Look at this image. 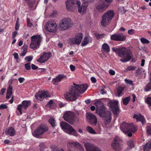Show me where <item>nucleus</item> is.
<instances>
[{"instance_id": "56", "label": "nucleus", "mask_w": 151, "mask_h": 151, "mask_svg": "<svg viewBox=\"0 0 151 151\" xmlns=\"http://www.w3.org/2000/svg\"><path fill=\"white\" fill-rule=\"evenodd\" d=\"M32 68L33 70H35L38 68V67L36 66L34 64H32L31 65Z\"/></svg>"}, {"instance_id": "43", "label": "nucleus", "mask_w": 151, "mask_h": 151, "mask_svg": "<svg viewBox=\"0 0 151 151\" xmlns=\"http://www.w3.org/2000/svg\"><path fill=\"white\" fill-rule=\"evenodd\" d=\"M31 63H26L24 65L25 67L27 70H29L31 69V67L30 66Z\"/></svg>"}, {"instance_id": "13", "label": "nucleus", "mask_w": 151, "mask_h": 151, "mask_svg": "<svg viewBox=\"0 0 151 151\" xmlns=\"http://www.w3.org/2000/svg\"><path fill=\"white\" fill-rule=\"evenodd\" d=\"M74 113L71 111H67L64 114L63 117L65 121L71 124L75 122Z\"/></svg>"}, {"instance_id": "57", "label": "nucleus", "mask_w": 151, "mask_h": 151, "mask_svg": "<svg viewBox=\"0 0 151 151\" xmlns=\"http://www.w3.org/2000/svg\"><path fill=\"white\" fill-rule=\"evenodd\" d=\"M109 73L110 75L112 76L114 75L115 74V71L114 70H110L109 71Z\"/></svg>"}, {"instance_id": "42", "label": "nucleus", "mask_w": 151, "mask_h": 151, "mask_svg": "<svg viewBox=\"0 0 151 151\" xmlns=\"http://www.w3.org/2000/svg\"><path fill=\"white\" fill-rule=\"evenodd\" d=\"M140 41L143 44L149 43L150 42L149 40L143 37L141 38Z\"/></svg>"}, {"instance_id": "30", "label": "nucleus", "mask_w": 151, "mask_h": 151, "mask_svg": "<svg viewBox=\"0 0 151 151\" xmlns=\"http://www.w3.org/2000/svg\"><path fill=\"white\" fill-rule=\"evenodd\" d=\"M75 147L81 151H84V148L82 145L78 142H76Z\"/></svg>"}, {"instance_id": "11", "label": "nucleus", "mask_w": 151, "mask_h": 151, "mask_svg": "<svg viewBox=\"0 0 151 151\" xmlns=\"http://www.w3.org/2000/svg\"><path fill=\"white\" fill-rule=\"evenodd\" d=\"M111 146L113 149L115 150H121L123 146L122 141L118 137H115L112 142Z\"/></svg>"}, {"instance_id": "44", "label": "nucleus", "mask_w": 151, "mask_h": 151, "mask_svg": "<svg viewBox=\"0 0 151 151\" xmlns=\"http://www.w3.org/2000/svg\"><path fill=\"white\" fill-rule=\"evenodd\" d=\"M136 69V67L135 66H130L128 67L126 69V70L128 71L130 70H134Z\"/></svg>"}, {"instance_id": "25", "label": "nucleus", "mask_w": 151, "mask_h": 151, "mask_svg": "<svg viewBox=\"0 0 151 151\" xmlns=\"http://www.w3.org/2000/svg\"><path fill=\"white\" fill-rule=\"evenodd\" d=\"M6 134H8L10 136H14L15 134V131L14 129L12 127H11L6 130L5 131Z\"/></svg>"}, {"instance_id": "14", "label": "nucleus", "mask_w": 151, "mask_h": 151, "mask_svg": "<svg viewBox=\"0 0 151 151\" xmlns=\"http://www.w3.org/2000/svg\"><path fill=\"white\" fill-rule=\"evenodd\" d=\"M45 27L47 30L52 32H55L57 29V25L54 20L48 21Z\"/></svg>"}, {"instance_id": "50", "label": "nucleus", "mask_w": 151, "mask_h": 151, "mask_svg": "<svg viewBox=\"0 0 151 151\" xmlns=\"http://www.w3.org/2000/svg\"><path fill=\"white\" fill-rule=\"evenodd\" d=\"M146 101L149 106H151V97H148L146 99Z\"/></svg>"}, {"instance_id": "9", "label": "nucleus", "mask_w": 151, "mask_h": 151, "mask_svg": "<svg viewBox=\"0 0 151 151\" xmlns=\"http://www.w3.org/2000/svg\"><path fill=\"white\" fill-rule=\"evenodd\" d=\"M48 130L47 127L45 124H42L38 126L32 134L34 136L38 138L40 135H42Z\"/></svg>"}, {"instance_id": "45", "label": "nucleus", "mask_w": 151, "mask_h": 151, "mask_svg": "<svg viewBox=\"0 0 151 151\" xmlns=\"http://www.w3.org/2000/svg\"><path fill=\"white\" fill-rule=\"evenodd\" d=\"M125 83L127 84H129L133 86L134 84H133L132 81L131 80H127V79H125Z\"/></svg>"}, {"instance_id": "7", "label": "nucleus", "mask_w": 151, "mask_h": 151, "mask_svg": "<svg viewBox=\"0 0 151 151\" xmlns=\"http://www.w3.org/2000/svg\"><path fill=\"white\" fill-rule=\"evenodd\" d=\"M31 39L30 47L35 50L39 47L40 43L42 41V37L40 35H35L31 37Z\"/></svg>"}, {"instance_id": "48", "label": "nucleus", "mask_w": 151, "mask_h": 151, "mask_svg": "<svg viewBox=\"0 0 151 151\" xmlns=\"http://www.w3.org/2000/svg\"><path fill=\"white\" fill-rule=\"evenodd\" d=\"M119 10L122 14H124L126 12V11L123 7H120Z\"/></svg>"}, {"instance_id": "21", "label": "nucleus", "mask_w": 151, "mask_h": 151, "mask_svg": "<svg viewBox=\"0 0 151 151\" xmlns=\"http://www.w3.org/2000/svg\"><path fill=\"white\" fill-rule=\"evenodd\" d=\"M66 78V76L64 74H59L55 78H53L52 79V83L54 85L57 84L58 83L60 82L63 78Z\"/></svg>"}, {"instance_id": "49", "label": "nucleus", "mask_w": 151, "mask_h": 151, "mask_svg": "<svg viewBox=\"0 0 151 151\" xmlns=\"http://www.w3.org/2000/svg\"><path fill=\"white\" fill-rule=\"evenodd\" d=\"M8 106L5 104H2L0 105V110L7 108Z\"/></svg>"}, {"instance_id": "16", "label": "nucleus", "mask_w": 151, "mask_h": 151, "mask_svg": "<svg viewBox=\"0 0 151 151\" xmlns=\"http://www.w3.org/2000/svg\"><path fill=\"white\" fill-rule=\"evenodd\" d=\"M111 40L116 41H124L126 39V36L122 33H115L111 36Z\"/></svg>"}, {"instance_id": "15", "label": "nucleus", "mask_w": 151, "mask_h": 151, "mask_svg": "<svg viewBox=\"0 0 151 151\" xmlns=\"http://www.w3.org/2000/svg\"><path fill=\"white\" fill-rule=\"evenodd\" d=\"M118 101H110L108 103L109 106L112 110L113 113L116 115L119 111V109L118 106Z\"/></svg>"}, {"instance_id": "27", "label": "nucleus", "mask_w": 151, "mask_h": 151, "mask_svg": "<svg viewBox=\"0 0 151 151\" xmlns=\"http://www.w3.org/2000/svg\"><path fill=\"white\" fill-rule=\"evenodd\" d=\"M12 86H9L7 89L6 98L9 99L10 98V96L12 94Z\"/></svg>"}, {"instance_id": "37", "label": "nucleus", "mask_w": 151, "mask_h": 151, "mask_svg": "<svg viewBox=\"0 0 151 151\" xmlns=\"http://www.w3.org/2000/svg\"><path fill=\"white\" fill-rule=\"evenodd\" d=\"M49 122L52 127H54L56 126L55 121L53 118H50L49 120Z\"/></svg>"}, {"instance_id": "47", "label": "nucleus", "mask_w": 151, "mask_h": 151, "mask_svg": "<svg viewBox=\"0 0 151 151\" xmlns=\"http://www.w3.org/2000/svg\"><path fill=\"white\" fill-rule=\"evenodd\" d=\"M147 132L148 135H151V126H148L147 127Z\"/></svg>"}, {"instance_id": "46", "label": "nucleus", "mask_w": 151, "mask_h": 151, "mask_svg": "<svg viewBox=\"0 0 151 151\" xmlns=\"http://www.w3.org/2000/svg\"><path fill=\"white\" fill-rule=\"evenodd\" d=\"M33 57L32 56H27L25 58V60L28 62H30L33 59Z\"/></svg>"}, {"instance_id": "64", "label": "nucleus", "mask_w": 151, "mask_h": 151, "mask_svg": "<svg viewBox=\"0 0 151 151\" xmlns=\"http://www.w3.org/2000/svg\"><path fill=\"white\" fill-rule=\"evenodd\" d=\"M5 90H6L5 89L3 88H1V93L2 95H3L4 93Z\"/></svg>"}, {"instance_id": "36", "label": "nucleus", "mask_w": 151, "mask_h": 151, "mask_svg": "<svg viewBox=\"0 0 151 151\" xmlns=\"http://www.w3.org/2000/svg\"><path fill=\"white\" fill-rule=\"evenodd\" d=\"M127 144L130 148H132L134 147V142L132 140H129L127 142Z\"/></svg>"}, {"instance_id": "22", "label": "nucleus", "mask_w": 151, "mask_h": 151, "mask_svg": "<svg viewBox=\"0 0 151 151\" xmlns=\"http://www.w3.org/2000/svg\"><path fill=\"white\" fill-rule=\"evenodd\" d=\"M87 120L91 124H94V115L90 112L87 113L86 114Z\"/></svg>"}, {"instance_id": "5", "label": "nucleus", "mask_w": 151, "mask_h": 151, "mask_svg": "<svg viewBox=\"0 0 151 151\" xmlns=\"http://www.w3.org/2000/svg\"><path fill=\"white\" fill-rule=\"evenodd\" d=\"M114 14V11L112 10H108L104 13L101 17V25L105 27L108 25Z\"/></svg>"}, {"instance_id": "53", "label": "nucleus", "mask_w": 151, "mask_h": 151, "mask_svg": "<svg viewBox=\"0 0 151 151\" xmlns=\"http://www.w3.org/2000/svg\"><path fill=\"white\" fill-rule=\"evenodd\" d=\"M27 52V50L26 49H24L23 51L21 53L20 55L21 56H24L26 53Z\"/></svg>"}, {"instance_id": "38", "label": "nucleus", "mask_w": 151, "mask_h": 151, "mask_svg": "<svg viewBox=\"0 0 151 151\" xmlns=\"http://www.w3.org/2000/svg\"><path fill=\"white\" fill-rule=\"evenodd\" d=\"M105 35V34H95V36H96V38L98 40L103 38Z\"/></svg>"}, {"instance_id": "41", "label": "nucleus", "mask_w": 151, "mask_h": 151, "mask_svg": "<svg viewBox=\"0 0 151 151\" xmlns=\"http://www.w3.org/2000/svg\"><path fill=\"white\" fill-rule=\"evenodd\" d=\"M26 1L29 6L31 7H32L33 6V5L34 3L35 2L33 1H30V0H25Z\"/></svg>"}, {"instance_id": "29", "label": "nucleus", "mask_w": 151, "mask_h": 151, "mask_svg": "<svg viewBox=\"0 0 151 151\" xmlns=\"http://www.w3.org/2000/svg\"><path fill=\"white\" fill-rule=\"evenodd\" d=\"M102 48L105 52H109L110 51L109 47L106 43H104L102 45Z\"/></svg>"}, {"instance_id": "33", "label": "nucleus", "mask_w": 151, "mask_h": 151, "mask_svg": "<svg viewBox=\"0 0 151 151\" xmlns=\"http://www.w3.org/2000/svg\"><path fill=\"white\" fill-rule=\"evenodd\" d=\"M130 99L129 96L126 97L122 99L123 103L125 105H127L130 101Z\"/></svg>"}, {"instance_id": "32", "label": "nucleus", "mask_w": 151, "mask_h": 151, "mask_svg": "<svg viewBox=\"0 0 151 151\" xmlns=\"http://www.w3.org/2000/svg\"><path fill=\"white\" fill-rule=\"evenodd\" d=\"M88 42V37L87 36H85L81 43V45L82 46H84L86 45Z\"/></svg>"}, {"instance_id": "10", "label": "nucleus", "mask_w": 151, "mask_h": 151, "mask_svg": "<svg viewBox=\"0 0 151 151\" xmlns=\"http://www.w3.org/2000/svg\"><path fill=\"white\" fill-rule=\"evenodd\" d=\"M73 24L68 18H65L62 19L59 25V29L62 31L68 29L72 27Z\"/></svg>"}, {"instance_id": "39", "label": "nucleus", "mask_w": 151, "mask_h": 151, "mask_svg": "<svg viewBox=\"0 0 151 151\" xmlns=\"http://www.w3.org/2000/svg\"><path fill=\"white\" fill-rule=\"evenodd\" d=\"M87 130L90 133L94 134V131L92 127L90 126H87L86 127Z\"/></svg>"}, {"instance_id": "6", "label": "nucleus", "mask_w": 151, "mask_h": 151, "mask_svg": "<svg viewBox=\"0 0 151 151\" xmlns=\"http://www.w3.org/2000/svg\"><path fill=\"white\" fill-rule=\"evenodd\" d=\"M122 130L125 134H127L130 137L132 136V132H134L137 130L133 124H129L123 122L120 126Z\"/></svg>"}, {"instance_id": "61", "label": "nucleus", "mask_w": 151, "mask_h": 151, "mask_svg": "<svg viewBox=\"0 0 151 151\" xmlns=\"http://www.w3.org/2000/svg\"><path fill=\"white\" fill-rule=\"evenodd\" d=\"M17 34V32L16 31L13 32L12 33V37L13 38H14Z\"/></svg>"}, {"instance_id": "19", "label": "nucleus", "mask_w": 151, "mask_h": 151, "mask_svg": "<svg viewBox=\"0 0 151 151\" xmlns=\"http://www.w3.org/2000/svg\"><path fill=\"white\" fill-rule=\"evenodd\" d=\"M49 96V95L48 92L46 91L39 92L35 95V97L36 98L40 101H41L44 98Z\"/></svg>"}, {"instance_id": "60", "label": "nucleus", "mask_w": 151, "mask_h": 151, "mask_svg": "<svg viewBox=\"0 0 151 151\" xmlns=\"http://www.w3.org/2000/svg\"><path fill=\"white\" fill-rule=\"evenodd\" d=\"M19 27V23H16L15 27V29L16 30H18Z\"/></svg>"}, {"instance_id": "55", "label": "nucleus", "mask_w": 151, "mask_h": 151, "mask_svg": "<svg viewBox=\"0 0 151 151\" xmlns=\"http://www.w3.org/2000/svg\"><path fill=\"white\" fill-rule=\"evenodd\" d=\"M18 80L20 83H22L25 80L24 78L21 77L18 79Z\"/></svg>"}, {"instance_id": "18", "label": "nucleus", "mask_w": 151, "mask_h": 151, "mask_svg": "<svg viewBox=\"0 0 151 151\" xmlns=\"http://www.w3.org/2000/svg\"><path fill=\"white\" fill-rule=\"evenodd\" d=\"M30 101H24L22 102L21 104L18 106L17 109L19 111L20 114H22V109L26 110L27 108L30 106Z\"/></svg>"}, {"instance_id": "17", "label": "nucleus", "mask_w": 151, "mask_h": 151, "mask_svg": "<svg viewBox=\"0 0 151 151\" xmlns=\"http://www.w3.org/2000/svg\"><path fill=\"white\" fill-rule=\"evenodd\" d=\"M51 55L50 52H44L40 58L37 60V61L41 63H44L48 60Z\"/></svg>"}, {"instance_id": "54", "label": "nucleus", "mask_w": 151, "mask_h": 151, "mask_svg": "<svg viewBox=\"0 0 151 151\" xmlns=\"http://www.w3.org/2000/svg\"><path fill=\"white\" fill-rule=\"evenodd\" d=\"M40 150H43L44 148H45L46 147L45 145L43 143L40 144Z\"/></svg>"}, {"instance_id": "31", "label": "nucleus", "mask_w": 151, "mask_h": 151, "mask_svg": "<svg viewBox=\"0 0 151 151\" xmlns=\"http://www.w3.org/2000/svg\"><path fill=\"white\" fill-rule=\"evenodd\" d=\"M150 83H148L145 87L144 88V90L145 91H148L151 89V72L150 73Z\"/></svg>"}, {"instance_id": "59", "label": "nucleus", "mask_w": 151, "mask_h": 151, "mask_svg": "<svg viewBox=\"0 0 151 151\" xmlns=\"http://www.w3.org/2000/svg\"><path fill=\"white\" fill-rule=\"evenodd\" d=\"M70 68L71 70L72 71H74L75 69V67L72 65H70Z\"/></svg>"}, {"instance_id": "35", "label": "nucleus", "mask_w": 151, "mask_h": 151, "mask_svg": "<svg viewBox=\"0 0 151 151\" xmlns=\"http://www.w3.org/2000/svg\"><path fill=\"white\" fill-rule=\"evenodd\" d=\"M76 142H68L67 144V146L70 149L75 147V144Z\"/></svg>"}, {"instance_id": "20", "label": "nucleus", "mask_w": 151, "mask_h": 151, "mask_svg": "<svg viewBox=\"0 0 151 151\" xmlns=\"http://www.w3.org/2000/svg\"><path fill=\"white\" fill-rule=\"evenodd\" d=\"M108 6V5H105L103 3H101L96 5V9L98 12L102 13L106 9Z\"/></svg>"}, {"instance_id": "4", "label": "nucleus", "mask_w": 151, "mask_h": 151, "mask_svg": "<svg viewBox=\"0 0 151 151\" xmlns=\"http://www.w3.org/2000/svg\"><path fill=\"white\" fill-rule=\"evenodd\" d=\"M112 50L122 58L120 60V61L123 63L129 61L133 57L131 51L124 48L113 47Z\"/></svg>"}, {"instance_id": "34", "label": "nucleus", "mask_w": 151, "mask_h": 151, "mask_svg": "<svg viewBox=\"0 0 151 151\" xmlns=\"http://www.w3.org/2000/svg\"><path fill=\"white\" fill-rule=\"evenodd\" d=\"M50 148L52 149L51 151H64L63 149H59L55 145L52 146Z\"/></svg>"}, {"instance_id": "51", "label": "nucleus", "mask_w": 151, "mask_h": 151, "mask_svg": "<svg viewBox=\"0 0 151 151\" xmlns=\"http://www.w3.org/2000/svg\"><path fill=\"white\" fill-rule=\"evenodd\" d=\"M53 102L52 100H50L48 103V105L49 106L50 108H53Z\"/></svg>"}, {"instance_id": "1", "label": "nucleus", "mask_w": 151, "mask_h": 151, "mask_svg": "<svg viewBox=\"0 0 151 151\" xmlns=\"http://www.w3.org/2000/svg\"><path fill=\"white\" fill-rule=\"evenodd\" d=\"M75 86H71L69 91L65 93L64 96L65 99L69 101H73L76 99V96L79 94L83 93L86 90L88 87L87 85L86 84L76 85L74 84Z\"/></svg>"}, {"instance_id": "23", "label": "nucleus", "mask_w": 151, "mask_h": 151, "mask_svg": "<svg viewBox=\"0 0 151 151\" xmlns=\"http://www.w3.org/2000/svg\"><path fill=\"white\" fill-rule=\"evenodd\" d=\"M133 117L136 119L137 121H139L141 122L143 124H144L146 123L145 121L144 116H142L140 114H134Z\"/></svg>"}, {"instance_id": "40", "label": "nucleus", "mask_w": 151, "mask_h": 151, "mask_svg": "<svg viewBox=\"0 0 151 151\" xmlns=\"http://www.w3.org/2000/svg\"><path fill=\"white\" fill-rule=\"evenodd\" d=\"M104 86L101 87V88L99 89V91L102 94H104L106 93V91L105 90Z\"/></svg>"}, {"instance_id": "58", "label": "nucleus", "mask_w": 151, "mask_h": 151, "mask_svg": "<svg viewBox=\"0 0 151 151\" xmlns=\"http://www.w3.org/2000/svg\"><path fill=\"white\" fill-rule=\"evenodd\" d=\"M14 58L15 59H18L19 58V56L17 53L14 52L13 54Z\"/></svg>"}, {"instance_id": "2", "label": "nucleus", "mask_w": 151, "mask_h": 151, "mask_svg": "<svg viewBox=\"0 0 151 151\" xmlns=\"http://www.w3.org/2000/svg\"><path fill=\"white\" fill-rule=\"evenodd\" d=\"M83 3L81 6L79 1L77 0H67L66 2V6L67 9L69 11H72L77 5L78 11L80 13H84L86 11L89 3L93 2V0H82Z\"/></svg>"}, {"instance_id": "26", "label": "nucleus", "mask_w": 151, "mask_h": 151, "mask_svg": "<svg viewBox=\"0 0 151 151\" xmlns=\"http://www.w3.org/2000/svg\"><path fill=\"white\" fill-rule=\"evenodd\" d=\"M124 89V88L122 86H119L117 88V96L118 97L121 96L123 94V91Z\"/></svg>"}, {"instance_id": "8", "label": "nucleus", "mask_w": 151, "mask_h": 151, "mask_svg": "<svg viewBox=\"0 0 151 151\" xmlns=\"http://www.w3.org/2000/svg\"><path fill=\"white\" fill-rule=\"evenodd\" d=\"M60 126L62 129H64L66 132L75 136H78L76 131L67 123L62 122L60 124Z\"/></svg>"}, {"instance_id": "3", "label": "nucleus", "mask_w": 151, "mask_h": 151, "mask_svg": "<svg viewBox=\"0 0 151 151\" xmlns=\"http://www.w3.org/2000/svg\"><path fill=\"white\" fill-rule=\"evenodd\" d=\"M95 105L96 107V113L101 117L104 118L107 123H109L111 120L110 112L107 110L104 103L99 100H95Z\"/></svg>"}, {"instance_id": "28", "label": "nucleus", "mask_w": 151, "mask_h": 151, "mask_svg": "<svg viewBox=\"0 0 151 151\" xmlns=\"http://www.w3.org/2000/svg\"><path fill=\"white\" fill-rule=\"evenodd\" d=\"M151 149V142H148L144 146V151H150Z\"/></svg>"}, {"instance_id": "24", "label": "nucleus", "mask_w": 151, "mask_h": 151, "mask_svg": "<svg viewBox=\"0 0 151 151\" xmlns=\"http://www.w3.org/2000/svg\"><path fill=\"white\" fill-rule=\"evenodd\" d=\"M84 146L87 151H94V146L93 144L86 142L85 143Z\"/></svg>"}, {"instance_id": "52", "label": "nucleus", "mask_w": 151, "mask_h": 151, "mask_svg": "<svg viewBox=\"0 0 151 151\" xmlns=\"http://www.w3.org/2000/svg\"><path fill=\"white\" fill-rule=\"evenodd\" d=\"M134 30L132 29L129 30L128 31V33L130 35L133 34L134 33Z\"/></svg>"}, {"instance_id": "62", "label": "nucleus", "mask_w": 151, "mask_h": 151, "mask_svg": "<svg viewBox=\"0 0 151 151\" xmlns=\"http://www.w3.org/2000/svg\"><path fill=\"white\" fill-rule=\"evenodd\" d=\"M14 82V80L12 79H10L9 80V86H11V85Z\"/></svg>"}, {"instance_id": "12", "label": "nucleus", "mask_w": 151, "mask_h": 151, "mask_svg": "<svg viewBox=\"0 0 151 151\" xmlns=\"http://www.w3.org/2000/svg\"><path fill=\"white\" fill-rule=\"evenodd\" d=\"M83 38V35L81 33L76 34L75 36L69 39V43L70 45H79L81 42Z\"/></svg>"}, {"instance_id": "63", "label": "nucleus", "mask_w": 151, "mask_h": 151, "mask_svg": "<svg viewBox=\"0 0 151 151\" xmlns=\"http://www.w3.org/2000/svg\"><path fill=\"white\" fill-rule=\"evenodd\" d=\"M145 60L144 59H142L141 60V65L142 66H143L144 65Z\"/></svg>"}]
</instances>
